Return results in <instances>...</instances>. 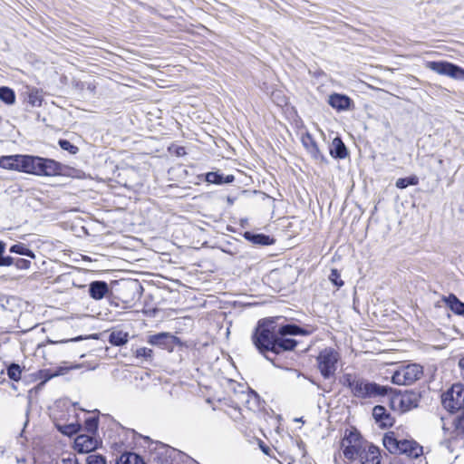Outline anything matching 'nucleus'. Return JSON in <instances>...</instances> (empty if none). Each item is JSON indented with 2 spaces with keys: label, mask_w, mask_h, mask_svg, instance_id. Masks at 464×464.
<instances>
[{
  "label": "nucleus",
  "mask_w": 464,
  "mask_h": 464,
  "mask_svg": "<svg viewBox=\"0 0 464 464\" xmlns=\"http://www.w3.org/2000/svg\"><path fill=\"white\" fill-rule=\"evenodd\" d=\"M359 459L361 464H381L380 450L375 446H370Z\"/></svg>",
  "instance_id": "nucleus-17"
},
{
  "label": "nucleus",
  "mask_w": 464,
  "mask_h": 464,
  "mask_svg": "<svg viewBox=\"0 0 464 464\" xmlns=\"http://www.w3.org/2000/svg\"><path fill=\"white\" fill-rule=\"evenodd\" d=\"M0 100L6 104H14L15 101L14 91L8 87H0Z\"/></svg>",
  "instance_id": "nucleus-26"
},
{
  "label": "nucleus",
  "mask_w": 464,
  "mask_h": 464,
  "mask_svg": "<svg viewBox=\"0 0 464 464\" xmlns=\"http://www.w3.org/2000/svg\"><path fill=\"white\" fill-rule=\"evenodd\" d=\"M87 464H107L106 459L102 455H90L87 457Z\"/></svg>",
  "instance_id": "nucleus-35"
},
{
  "label": "nucleus",
  "mask_w": 464,
  "mask_h": 464,
  "mask_svg": "<svg viewBox=\"0 0 464 464\" xmlns=\"http://www.w3.org/2000/svg\"><path fill=\"white\" fill-rule=\"evenodd\" d=\"M442 404L450 412H464V385L457 383L442 395ZM456 429L464 433V415L459 418Z\"/></svg>",
  "instance_id": "nucleus-5"
},
{
  "label": "nucleus",
  "mask_w": 464,
  "mask_h": 464,
  "mask_svg": "<svg viewBox=\"0 0 464 464\" xmlns=\"http://www.w3.org/2000/svg\"><path fill=\"white\" fill-rule=\"evenodd\" d=\"M109 292V285L104 281H93L89 285V295L94 300L102 299Z\"/></svg>",
  "instance_id": "nucleus-12"
},
{
  "label": "nucleus",
  "mask_w": 464,
  "mask_h": 464,
  "mask_svg": "<svg viewBox=\"0 0 464 464\" xmlns=\"http://www.w3.org/2000/svg\"><path fill=\"white\" fill-rule=\"evenodd\" d=\"M31 260L25 259V258H15V262H14V266H15L16 268L21 270H26L31 267Z\"/></svg>",
  "instance_id": "nucleus-34"
},
{
  "label": "nucleus",
  "mask_w": 464,
  "mask_h": 464,
  "mask_svg": "<svg viewBox=\"0 0 464 464\" xmlns=\"http://www.w3.org/2000/svg\"><path fill=\"white\" fill-rule=\"evenodd\" d=\"M392 404H398L401 411H408L417 406V400L414 394H404L396 396L392 400Z\"/></svg>",
  "instance_id": "nucleus-14"
},
{
  "label": "nucleus",
  "mask_w": 464,
  "mask_h": 464,
  "mask_svg": "<svg viewBox=\"0 0 464 464\" xmlns=\"http://www.w3.org/2000/svg\"><path fill=\"white\" fill-rule=\"evenodd\" d=\"M301 140H302V144L304 145V147L306 149L308 153H310V155L314 160H324V156L321 153L315 140H314V138L312 137L311 134H309V133L303 134Z\"/></svg>",
  "instance_id": "nucleus-13"
},
{
  "label": "nucleus",
  "mask_w": 464,
  "mask_h": 464,
  "mask_svg": "<svg viewBox=\"0 0 464 464\" xmlns=\"http://www.w3.org/2000/svg\"><path fill=\"white\" fill-rule=\"evenodd\" d=\"M341 382L349 388L355 397L362 399L384 396L389 390L386 386L371 382L351 373H345L342 377Z\"/></svg>",
  "instance_id": "nucleus-2"
},
{
  "label": "nucleus",
  "mask_w": 464,
  "mask_h": 464,
  "mask_svg": "<svg viewBox=\"0 0 464 464\" xmlns=\"http://www.w3.org/2000/svg\"><path fill=\"white\" fill-rule=\"evenodd\" d=\"M262 450H263V451H264L266 454H267V453H268V452H267V450H268V449H266V448H262Z\"/></svg>",
  "instance_id": "nucleus-46"
},
{
  "label": "nucleus",
  "mask_w": 464,
  "mask_h": 464,
  "mask_svg": "<svg viewBox=\"0 0 464 464\" xmlns=\"http://www.w3.org/2000/svg\"><path fill=\"white\" fill-rule=\"evenodd\" d=\"M370 446L355 430H347L341 442L343 456L349 460L360 458Z\"/></svg>",
  "instance_id": "nucleus-6"
},
{
  "label": "nucleus",
  "mask_w": 464,
  "mask_h": 464,
  "mask_svg": "<svg viewBox=\"0 0 464 464\" xmlns=\"http://www.w3.org/2000/svg\"><path fill=\"white\" fill-rule=\"evenodd\" d=\"M339 353L331 347L324 348L317 356L318 369L321 374L325 378L333 376L337 369Z\"/></svg>",
  "instance_id": "nucleus-8"
},
{
  "label": "nucleus",
  "mask_w": 464,
  "mask_h": 464,
  "mask_svg": "<svg viewBox=\"0 0 464 464\" xmlns=\"http://www.w3.org/2000/svg\"><path fill=\"white\" fill-rule=\"evenodd\" d=\"M329 280L337 287H341L343 285V281L341 279V275L339 271L335 268L331 270L329 275Z\"/></svg>",
  "instance_id": "nucleus-30"
},
{
  "label": "nucleus",
  "mask_w": 464,
  "mask_h": 464,
  "mask_svg": "<svg viewBox=\"0 0 464 464\" xmlns=\"http://www.w3.org/2000/svg\"><path fill=\"white\" fill-rule=\"evenodd\" d=\"M22 371L18 364H11L7 369V375L10 379L14 381H18L21 379Z\"/></svg>",
  "instance_id": "nucleus-29"
},
{
  "label": "nucleus",
  "mask_w": 464,
  "mask_h": 464,
  "mask_svg": "<svg viewBox=\"0 0 464 464\" xmlns=\"http://www.w3.org/2000/svg\"><path fill=\"white\" fill-rule=\"evenodd\" d=\"M172 338L173 336L169 333H160L150 336L149 343L152 345L165 346L168 341Z\"/></svg>",
  "instance_id": "nucleus-24"
},
{
  "label": "nucleus",
  "mask_w": 464,
  "mask_h": 464,
  "mask_svg": "<svg viewBox=\"0 0 464 464\" xmlns=\"http://www.w3.org/2000/svg\"><path fill=\"white\" fill-rule=\"evenodd\" d=\"M418 182H419V179L416 176H412L410 178H401V179H397L396 187L398 188L402 189V188H407L410 185H417Z\"/></svg>",
  "instance_id": "nucleus-28"
},
{
  "label": "nucleus",
  "mask_w": 464,
  "mask_h": 464,
  "mask_svg": "<svg viewBox=\"0 0 464 464\" xmlns=\"http://www.w3.org/2000/svg\"><path fill=\"white\" fill-rule=\"evenodd\" d=\"M329 104L338 111L348 110L351 105V99L343 94L334 93L329 96Z\"/></svg>",
  "instance_id": "nucleus-16"
},
{
  "label": "nucleus",
  "mask_w": 464,
  "mask_h": 464,
  "mask_svg": "<svg viewBox=\"0 0 464 464\" xmlns=\"http://www.w3.org/2000/svg\"><path fill=\"white\" fill-rule=\"evenodd\" d=\"M426 67L439 74L464 80V69L448 62H428Z\"/></svg>",
  "instance_id": "nucleus-9"
},
{
  "label": "nucleus",
  "mask_w": 464,
  "mask_h": 464,
  "mask_svg": "<svg viewBox=\"0 0 464 464\" xmlns=\"http://www.w3.org/2000/svg\"><path fill=\"white\" fill-rule=\"evenodd\" d=\"M100 443V440L92 435L81 434L74 440V449L80 453H88L96 450Z\"/></svg>",
  "instance_id": "nucleus-10"
},
{
  "label": "nucleus",
  "mask_w": 464,
  "mask_h": 464,
  "mask_svg": "<svg viewBox=\"0 0 464 464\" xmlns=\"http://www.w3.org/2000/svg\"><path fill=\"white\" fill-rule=\"evenodd\" d=\"M330 154L333 157L338 159H344L348 156L347 149L343 140L339 137H336L333 140L332 146L330 149Z\"/></svg>",
  "instance_id": "nucleus-18"
},
{
  "label": "nucleus",
  "mask_w": 464,
  "mask_h": 464,
  "mask_svg": "<svg viewBox=\"0 0 464 464\" xmlns=\"http://www.w3.org/2000/svg\"><path fill=\"white\" fill-rule=\"evenodd\" d=\"M391 464H401V460H400V459H394L391 462Z\"/></svg>",
  "instance_id": "nucleus-43"
},
{
  "label": "nucleus",
  "mask_w": 464,
  "mask_h": 464,
  "mask_svg": "<svg viewBox=\"0 0 464 464\" xmlns=\"http://www.w3.org/2000/svg\"><path fill=\"white\" fill-rule=\"evenodd\" d=\"M22 160L23 155H9V156H2L0 157V168L8 169V170H15L18 172L22 171Z\"/></svg>",
  "instance_id": "nucleus-11"
},
{
  "label": "nucleus",
  "mask_w": 464,
  "mask_h": 464,
  "mask_svg": "<svg viewBox=\"0 0 464 464\" xmlns=\"http://www.w3.org/2000/svg\"><path fill=\"white\" fill-rule=\"evenodd\" d=\"M9 251L11 253H15V254H19V255H22V256H28L31 259H34L35 258L34 253L32 250H30L26 246V245H24V243H17V244L13 245L10 247Z\"/></svg>",
  "instance_id": "nucleus-25"
},
{
  "label": "nucleus",
  "mask_w": 464,
  "mask_h": 464,
  "mask_svg": "<svg viewBox=\"0 0 464 464\" xmlns=\"http://www.w3.org/2000/svg\"><path fill=\"white\" fill-rule=\"evenodd\" d=\"M383 446L392 454H405L410 458L418 459L422 453V447L412 440L399 439L395 432L391 431L382 439Z\"/></svg>",
  "instance_id": "nucleus-4"
},
{
  "label": "nucleus",
  "mask_w": 464,
  "mask_h": 464,
  "mask_svg": "<svg viewBox=\"0 0 464 464\" xmlns=\"http://www.w3.org/2000/svg\"><path fill=\"white\" fill-rule=\"evenodd\" d=\"M269 237L264 235L254 236V242L261 245H267Z\"/></svg>",
  "instance_id": "nucleus-38"
},
{
  "label": "nucleus",
  "mask_w": 464,
  "mask_h": 464,
  "mask_svg": "<svg viewBox=\"0 0 464 464\" xmlns=\"http://www.w3.org/2000/svg\"><path fill=\"white\" fill-rule=\"evenodd\" d=\"M59 145L63 150L69 151L71 154H76L78 152V148L67 140H60Z\"/></svg>",
  "instance_id": "nucleus-32"
},
{
  "label": "nucleus",
  "mask_w": 464,
  "mask_h": 464,
  "mask_svg": "<svg viewBox=\"0 0 464 464\" xmlns=\"http://www.w3.org/2000/svg\"><path fill=\"white\" fill-rule=\"evenodd\" d=\"M423 375V368L418 363L401 365L392 374V382L397 385H411Z\"/></svg>",
  "instance_id": "nucleus-7"
},
{
  "label": "nucleus",
  "mask_w": 464,
  "mask_h": 464,
  "mask_svg": "<svg viewBox=\"0 0 464 464\" xmlns=\"http://www.w3.org/2000/svg\"><path fill=\"white\" fill-rule=\"evenodd\" d=\"M445 302L453 313L464 316V303L459 301L456 295H450L447 298H445Z\"/></svg>",
  "instance_id": "nucleus-21"
},
{
  "label": "nucleus",
  "mask_w": 464,
  "mask_h": 464,
  "mask_svg": "<svg viewBox=\"0 0 464 464\" xmlns=\"http://www.w3.org/2000/svg\"><path fill=\"white\" fill-rule=\"evenodd\" d=\"M206 180L209 183L222 184L223 175L218 172H208L206 175Z\"/></svg>",
  "instance_id": "nucleus-31"
},
{
  "label": "nucleus",
  "mask_w": 464,
  "mask_h": 464,
  "mask_svg": "<svg viewBox=\"0 0 464 464\" xmlns=\"http://www.w3.org/2000/svg\"><path fill=\"white\" fill-rule=\"evenodd\" d=\"M57 375H59V372H54V373H52V374L48 375V376L46 377V379H50V378L54 377V376H57Z\"/></svg>",
  "instance_id": "nucleus-44"
},
{
  "label": "nucleus",
  "mask_w": 464,
  "mask_h": 464,
  "mask_svg": "<svg viewBox=\"0 0 464 464\" xmlns=\"http://www.w3.org/2000/svg\"><path fill=\"white\" fill-rule=\"evenodd\" d=\"M129 334L123 331H113L109 337L111 344L121 346L128 342Z\"/></svg>",
  "instance_id": "nucleus-22"
},
{
  "label": "nucleus",
  "mask_w": 464,
  "mask_h": 464,
  "mask_svg": "<svg viewBox=\"0 0 464 464\" xmlns=\"http://www.w3.org/2000/svg\"><path fill=\"white\" fill-rule=\"evenodd\" d=\"M136 356L137 357H144L147 359H150L152 357V350L149 349L147 347H140L136 350Z\"/></svg>",
  "instance_id": "nucleus-36"
},
{
  "label": "nucleus",
  "mask_w": 464,
  "mask_h": 464,
  "mask_svg": "<svg viewBox=\"0 0 464 464\" xmlns=\"http://www.w3.org/2000/svg\"><path fill=\"white\" fill-rule=\"evenodd\" d=\"M305 331L296 325L286 324L277 326L274 319H263L258 324L252 335V341L255 346L262 353L275 349L276 336L278 334H305Z\"/></svg>",
  "instance_id": "nucleus-1"
},
{
  "label": "nucleus",
  "mask_w": 464,
  "mask_h": 464,
  "mask_svg": "<svg viewBox=\"0 0 464 464\" xmlns=\"http://www.w3.org/2000/svg\"><path fill=\"white\" fill-rule=\"evenodd\" d=\"M459 366L462 372V375H463V378H464V356L459 360Z\"/></svg>",
  "instance_id": "nucleus-41"
},
{
  "label": "nucleus",
  "mask_w": 464,
  "mask_h": 464,
  "mask_svg": "<svg viewBox=\"0 0 464 464\" xmlns=\"http://www.w3.org/2000/svg\"><path fill=\"white\" fill-rule=\"evenodd\" d=\"M419 464H428L427 461L425 460V459H419Z\"/></svg>",
  "instance_id": "nucleus-45"
},
{
  "label": "nucleus",
  "mask_w": 464,
  "mask_h": 464,
  "mask_svg": "<svg viewBox=\"0 0 464 464\" xmlns=\"http://www.w3.org/2000/svg\"><path fill=\"white\" fill-rule=\"evenodd\" d=\"M272 101L280 107L287 104V98L281 90H276L271 93Z\"/></svg>",
  "instance_id": "nucleus-27"
},
{
  "label": "nucleus",
  "mask_w": 464,
  "mask_h": 464,
  "mask_svg": "<svg viewBox=\"0 0 464 464\" xmlns=\"http://www.w3.org/2000/svg\"><path fill=\"white\" fill-rule=\"evenodd\" d=\"M116 464H145L143 459L136 453L128 452L122 454Z\"/></svg>",
  "instance_id": "nucleus-23"
},
{
  "label": "nucleus",
  "mask_w": 464,
  "mask_h": 464,
  "mask_svg": "<svg viewBox=\"0 0 464 464\" xmlns=\"http://www.w3.org/2000/svg\"><path fill=\"white\" fill-rule=\"evenodd\" d=\"M22 171L36 176L53 177L62 173L61 163L46 158L32 155H23Z\"/></svg>",
  "instance_id": "nucleus-3"
},
{
  "label": "nucleus",
  "mask_w": 464,
  "mask_h": 464,
  "mask_svg": "<svg viewBox=\"0 0 464 464\" xmlns=\"http://www.w3.org/2000/svg\"><path fill=\"white\" fill-rule=\"evenodd\" d=\"M235 179L234 176L233 175H227L226 177L223 176V181H222V184L224 183H231L233 182Z\"/></svg>",
  "instance_id": "nucleus-40"
},
{
  "label": "nucleus",
  "mask_w": 464,
  "mask_h": 464,
  "mask_svg": "<svg viewBox=\"0 0 464 464\" xmlns=\"http://www.w3.org/2000/svg\"><path fill=\"white\" fill-rule=\"evenodd\" d=\"M26 100L34 107H40L43 102L42 91L34 87H26Z\"/></svg>",
  "instance_id": "nucleus-20"
},
{
  "label": "nucleus",
  "mask_w": 464,
  "mask_h": 464,
  "mask_svg": "<svg viewBox=\"0 0 464 464\" xmlns=\"http://www.w3.org/2000/svg\"><path fill=\"white\" fill-rule=\"evenodd\" d=\"M14 262H15V258L11 256H3L0 260V266H14Z\"/></svg>",
  "instance_id": "nucleus-37"
},
{
  "label": "nucleus",
  "mask_w": 464,
  "mask_h": 464,
  "mask_svg": "<svg viewBox=\"0 0 464 464\" xmlns=\"http://www.w3.org/2000/svg\"><path fill=\"white\" fill-rule=\"evenodd\" d=\"M59 430L63 434H66V435L70 436V435L75 434L78 431L79 425L72 423V424H69V425L59 426Z\"/></svg>",
  "instance_id": "nucleus-33"
},
{
  "label": "nucleus",
  "mask_w": 464,
  "mask_h": 464,
  "mask_svg": "<svg viewBox=\"0 0 464 464\" xmlns=\"http://www.w3.org/2000/svg\"><path fill=\"white\" fill-rule=\"evenodd\" d=\"M372 416L381 426L386 427L392 425V419L383 406H375L372 410Z\"/></svg>",
  "instance_id": "nucleus-19"
},
{
  "label": "nucleus",
  "mask_w": 464,
  "mask_h": 464,
  "mask_svg": "<svg viewBox=\"0 0 464 464\" xmlns=\"http://www.w3.org/2000/svg\"><path fill=\"white\" fill-rule=\"evenodd\" d=\"M288 334H278L273 353H279L282 351L293 350L297 343L295 340L287 337Z\"/></svg>",
  "instance_id": "nucleus-15"
},
{
  "label": "nucleus",
  "mask_w": 464,
  "mask_h": 464,
  "mask_svg": "<svg viewBox=\"0 0 464 464\" xmlns=\"http://www.w3.org/2000/svg\"><path fill=\"white\" fill-rule=\"evenodd\" d=\"M87 425L90 429L96 428V421L94 420H87Z\"/></svg>",
  "instance_id": "nucleus-42"
},
{
  "label": "nucleus",
  "mask_w": 464,
  "mask_h": 464,
  "mask_svg": "<svg viewBox=\"0 0 464 464\" xmlns=\"http://www.w3.org/2000/svg\"><path fill=\"white\" fill-rule=\"evenodd\" d=\"M62 464H79L78 459L74 456H68L62 459Z\"/></svg>",
  "instance_id": "nucleus-39"
}]
</instances>
